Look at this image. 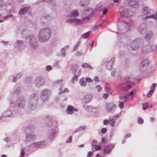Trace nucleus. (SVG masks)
<instances>
[{
  "label": "nucleus",
  "mask_w": 157,
  "mask_h": 157,
  "mask_svg": "<svg viewBox=\"0 0 157 157\" xmlns=\"http://www.w3.org/2000/svg\"><path fill=\"white\" fill-rule=\"evenodd\" d=\"M82 67L84 68H89L91 70L93 69V67L87 63H83L82 65Z\"/></svg>",
  "instance_id": "49530a36"
},
{
  "label": "nucleus",
  "mask_w": 157,
  "mask_h": 157,
  "mask_svg": "<svg viewBox=\"0 0 157 157\" xmlns=\"http://www.w3.org/2000/svg\"><path fill=\"white\" fill-rule=\"evenodd\" d=\"M15 114L17 115V113H15V112H13V111L11 109V106H10V109L4 112L3 113V116L8 117L11 116H12L13 115Z\"/></svg>",
  "instance_id": "412c9836"
},
{
  "label": "nucleus",
  "mask_w": 157,
  "mask_h": 157,
  "mask_svg": "<svg viewBox=\"0 0 157 157\" xmlns=\"http://www.w3.org/2000/svg\"><path fill=\"white\" fill-rule=\"evenodd\" d=\"M144 122L143 119L140 117L138 118L137 122L138 124H142Z\"/></svg>",
  "instance_id": "13d9d810"
},
{
  "label": "nucleus",
  "mask_w": 157,
  "mask_h": 157,
  "mask_svg": "<svg viewBox=\"0 0 157 157\" xmlns=\"http://www.w3.org/2000/svg\"><path fill=\"white\" fill-rule=\"evenodd\" d=\"M122 112H121L117 114L112 117V119H117L121 115Z\"/></svg>",
  "instance_id": "6e6d98bb"
},
{
  "label": "nucleus",
  "mask_w": 157,
  "mask_h": 157,
  "mask_svg": "<svg viewBox=\"0 0 157 157\" xmlns=\"http://www.w3.org/2000/svg\"><path fill=\"white\" fill-rule=\"evenodd\" d=\"M92 99H82V102L83 103H88L91 101Z\"/></svg>",
  "instance_id": "8fccbe9b"
},
{
  "label": "nucleus",
  "mask_w": 157,
  "mask_h": 157,
  "mask_svg": "<svg viewBox=\"0 0 157 157\" xmlns=\"http://www.w3.org/2000/svg\"><path fill=\"white\" fill-rule=\"evenodd\" d=\"M78 68V66L76 64H72L71 65V69L73 74H75Z\"/></svg>",
  "instance_id": "f704fd0d"
},
{
  "label": "nucleus",
  "mask_w": 157,
  "mask_h": 157,
  "mask_svg": "<svg viewBox=\"0 0 157 157\" xmlns=\"http://www.w3.org/2000/svg\"><path fill=\"white\" fill-rule=\"evenodd\" d=\"M34 83L36 87H40L44 85V80L41 77L38 76L35 78Z\"/></svg>",
  "instance_id": "2eb2a0df"
},
{
  "label": "nucleus",
  "mask_w": 157,
  "mask_h": 157,
  "mask_svg": "<svg viewBox=\"0 0 157 157\" xmlns=\"http://www.w3.org/2000/svg\"><path fill=\"white\" fill-rule=\"evenodd\" d=\"M58 131V128L57 125L56 124V125L54 126L53 128L51 129L48 131V136L49 139L51 140L54 139Z\"/></svg>",
  "instance_id": "9b49d317"
},
{
  "label": "nucleus",
  "mask_w": 157,
  "mask_h": 157,
  "mask_svg": "<svg viewBox=\"0 0 157 157\" xmlns=\"http://www.w3.org/2000/svg\"><path fill=\"white\" fill-rule=\"evenodd\" d=\"M102 10V6L101 5H97L95 9V10L97 12H100Z\"/></svg>",
  "instance_id": "3c124183"
},
{
  "label": "nucleus",
  "mask_w": 157,
  "mask_h": 157,
  "mask_svg": "<svg viewBox=\"0 0 157 157\" xmlns=\"http://www.w3.org/2000/svg\"><path fill=\"white\" fill-rule=\"evenodd\" d=\"M115 59L113 57L110 60L109 62H108L107 65L106 67V68L109 70H111L113 66V64L114 62Z\"/></svg>",
  "instance_id": "c756f323"
},
{
  "label": "nucleus",
  "mask_w": 157,
  "mask_h": 157,
  "mask_svg": "<svg viewBox=\"0 0 157 157\" xmlns=\"http://www.w3.org/2000/svg\"><path fill=\"white\" fill-rule=\"evenodd\" d=\"M48 99H36L37 100L38 104L40 105H41L44 102H45V101Z\"/></svg>",
  "instance_id": "ea45409f"
},
{
  "label": "nucleus",
  "mask_w": 157,
  "mask_h": 157,
  "mask_svg": "<svg viewBox=\"0 0 157 157\" xmlns=\"http://www.w3.org/2000/svg\"><path fill=\"white\" fill-rule=\"evenodd\" d=\"M115 146V144L113 143H111L105 145L103 150V155H105L107 154H109L112 149L114 148Z\"/></svg>",
  "instance_id": "ddd939ff"
},
{
  "label": "nucleus",
  "mask_w": 157,
  "mask_h": 157,
  "mask_svg": "<svg viewBox=\"0 0 157 157\" xmlns=\"http://www.w3.org/2000/svg\"><path fill=\"white\" fill-rule=\"evenodd\" d=\"M80 41H79L77 43V44L74 46V47L73 48V50L74 51H75L78 48V47L79 45L80 44Z\"/></svg>",
  "instance_id": "052dcab7"
},
{
  "label": "nucleus",
  "mask_w": 157,
  "mask_h": 157,
  "mask_svg": "<svg viewBox=\"0 0 157 157\" xmlns=\"http://www.w3.org/2000/svg\"><path fill=\"white\" fill-rule=\"evenodd\" d=\"M66 110L67 113L68 114H72L74 111L78 112V110L77 108L70 105H68L66 109Z\"/></svg>",
  "instance_id": "393cba45"
},
{
  "label": "nucleus",
  "mask_w": 157,
  "mask_h": 157,
  "mask_svg": "<svg viewBox=\"0 0 157 157\" xmlns=\"http://www.w3.org/2000/svg\"><path fill=\"white\" fill-rule=\"evenodd\" d=\"M30 10H31V7L29 6H26L21 8L19 11L18 13L20 15H22L26 14Z\"/></svg>",
  "instance_id": "4be33fe9"
},
{
  "label": "nucleus",
  "mask_w": 157,
  "mask_h": 157,
  "mask_svg": "<svg viewBox=\"0 0 157 157\" xmlns=\"http://www.w3.org/2000/svg\"><path fill=\"white\" fill-rule=\"evenodd\" d=\"M50 6L51 9H54L56 7V2L55 0H52L49 2Z\"/></svg>",
  "instance_id": "4c0bfd02"
},
{
  "label": "nucleus",
  "mask_w": 157,
  "mask_h": 157,
  "mask_svg": "<svg viewBox=\"0 0 157 157\" xmlns=\"http://www.w3.org/2000/svg\"><path fill=\"white\" fill-rule=\"evenodd\" d=\"M35 128L33 125H29L24 127L23 131L24 133L26 135L28 134L31 133L33 132L35 130Z\"/></svg>",
  "instance_id": "6ab92c4d"
},
{
  "label": "nucleus",
  "mask_w": 157,
  "mask_h": 157,
  "mask_svg": "<svg viewBox=\"0 0 157 157\" xmlns=\"http://www.w3.org/2000/svg\"><path fill=\"white\" fill-rule=\"evenodd\" d=\"M119 13L121 17L120 19L128 20L127 17L128 13V10L124 7L121 6L119 10Z\"/></svg>",
  "instance_id": "f8f14e48"
},
{
  "label": "nucleus",
  "mask_w": 157,
  "mask_h": 157,
  "mask_svg": "<svg viewBox=\"0 0 157 157\" xmlns=\"http://www.w3.org/2000/svg\"><path fill=\"white\" fill-rule=\"evenodd\" d=\"M72 136H70L68 139L66 140V143H71L72 141Z\"/></svg>",
  "instance_id": "680f3d73"
},
{
  "label": "nucleus",
  "mask_w": 157,
  "mask_h": 157,
  "mask_svg": "<svg viewBox=\"0 0 157 157\" xmlns=\"http://www.w3.org/2000/svg\"><path fill=\"white\" fill-rule=\"evenodd\" d=\"M36 138V135L34 134H28L25 135V139L27 141L35 140Z\"/></svg>",
  "instance_id": "a878e982"
},
{
  "label": "nucleus",
  "mask_w": 157,
  "mask_h": 157,
  "mask_svg": "<svg viewBox=\"0 0 157 157\" xmlns=\"http://www.w3.org/2000/svg\"><path fill=\"white\" fill-rule=\"evenodd\" d=\"M53 123V120L51 116H48L44 118V123L46 126L51 127Z\"/></svg>",
  "instance_id": "f3484780"
},
{
  "label": "nucleus",
  "mask_w": 157,
  "mask_h": 157,
  "mask_svg": "<svg viewBox=\"0 0 157 157\" xmlns=\"http://www.w3.org/2000/svg\"><path fill=\"white\" fill-rule=\"evenodd\" d=\"M134 83L131 81L129 76H126L125 78L124 81L122 84H120V87L122 90L127 91L132 87V85Z\"/></svg>",
  "instance_id": "39448f33"
},
{
  "label": "nucleus",
  "mask_w": 157,
  "mask_h": 157,
  "mask_svg": "<svg viewBox=\"0 0 157 157\" xmlns=\"http://www.w3.org/2000/svg\"><path fill=\"white\" fill-rule=\"evenodd\" d=\"M11 3L9 1L7 2L4 4L2 0H0V8H2L4 6H7L8 5H10Z\"/></svg>",
  "instance_id": "a19ab883"
},
{
  "label": "nucleus",
  "mask_w": 157,
  "mask_h": 157,
  "mask_svg": "<svg viewBox=\"0 0 157 157\" xmlns=\"http://www.w3.org/2000/svg\"><path fill=\"white\" fill-rule=\"evenodd\" d=\"M52 19V17L48 15H42L40 17V22L42 26L48 24Z\"/></svg>",
  "instance_id": "1a4fd4ad"
},
{
  "label": "nucleus",
  "mask_w": 157,
  "mask_h": 157,
  "mask_svg": "<svg viewBox=\"0 0 157 157\" xmlns=\"http://www.w3.org/2000/svg\"><path fill=\"white\" fill-rule=\"evenodd\" d=\"M143 0H132L129 1L128 3V5L131 7L137 9L140 7V2L142 3Z\"/></svg>",
  "instance_id": "4468645a"
},
{
  "label": "nucleus",
  "mask_w": 157,
  "mask_h": 157,
  "mask_svg": "<svg viewBox=\"0 0 157 157\" xmlns=\"http://www.w3.org/2000/svg\"><path fill=\"white\" fill-rule=\"evenodd\" d=\"M90 31L88 32L81 35V37L84 39H86L88 38L90 36Z\"/></svg>",
  "instance_id": "37998d69"
},
{
  "label": "nucleus",
  "mask_w": 157,
  "mask_h": 157,
  "mask_svg": "<svg viewBox=\"0 0 157 157\" xmlns=\"http://www.w3.org/2000/svg\"><path fill=\"white\" fill-rule=\"evenodd\" d=\"M150 18H152L154 19L157 20V11L155 13V15L154 14H152L151 15L147 16L145 17L144 19H148Z\"/></svg>",
  "instance_id": "e433bc0d"
},
{
  "label": "nucleus",
  "mask_w": 157,
  "mask_h": 157,
  "mask_svg": "<svg viewBox=\"0 0 157 157\" xmlns=\"http://www.w3.org/2000/svg\"><path fill=\"white\" fill-rule=\"evenodd\" d=\"M155 48L154 45H148L143 47L142 48V51L143 53L145 54L149 52Z\"/></svg>",
  "instance_id": "a211bd4d"
},
{
  "label": "nucleus",
  "mask_w": 157,
  "mask_h": 157,
  "mask_svg": "<svg viewBox=\"0 0 157 157\" xmlns=\"http://www.w3.org/2000/svg\"><path fill=\"white\" fill-rule=\"evenodd\" d=\"M10 103L11 109L13 112L17 113L20 116L23 115V108L26 103L25 99H12L10 100Z\"/></svg>",
  "instance_id": "f257e3e1"
},
{
  "label": "nucleus",
  "mask_w": 157,
  "mask_h": 157,
  "mask_svg": "<svg viewBox=\"0 0 157 157\" xmlns=\"http://www.w3.org/2000/svg\"><path fill=\"white\" fill-rule=\"evenodd\" d=\"M52 34V30L49 27H45L41 29L39 32L38 37L39 40L41 42L48 41Z\"/></svg>",
  "instance_id": "7ed1b4c3"
},
{
  "label": "nucleus",
  "mask_w": 157,
  "mask_h": 157,
  "mask_svg": "<svg viewBox=\"0 0 157 157\" xmlns=\"http://www.w3.org/2000/svg\"><path fill=\"white\" fill-rule=\"evenodd\" d=\"M157 86L156 84L153 83L150 87V90L148 92L147 95V97L148 98L151 97L152 94L154 92V89Z\"/></svg>",
  "instance_id": "bb28decb"
},
{
  "label": "nucleus",
  "mask_w": 157,
  "mask_h": 157,
  "mask_svg": "<svg viewBox=\"0 0 157 157\" xmlns=\"http://www.w3.org/2000/svg\"><path fill=\"white\" fill-rule=\"evenodd\" d=\"M147 25L144 23H143L139 25L138 30L139 32L141 34L144 33L146 31Z\"/></svg>",
  "instance_id": "5701e85b"
},
{
  "label": "nucleus",
  "mask_w": 157,
  "mask_h": 157,
  "mask_svg": "<svg viewBox=\"0 0 157 157\" xmlns=\"http://www.w3.org/2000/svg\"><path fill=\"white\" fill-rule=\"evenodd\" d=\"M143 40L139 38L132 41L130 46L133 50H137L141 46L143 43Z\"/></svg>",
  "instance_id": "6e6552de"
},
{
  "label": "nucleus",
  "mask_w": 157,
  "mask_h": 157,
  "mask_svg": "<svg viewBox=\"0 0 157 157\" xmlns=\"http://www.w3.org/2000/svg\"><path fill=\"white\" fill-rule=\"evenodd\" d=\"M22 34L23 37L28 39L29 45L31 48L33 49H36L38 47V41L36 37L34 35H30L29 32L25 30L22 32Z\"/></svg>",
  "instance_id": "20e7f679"
},
{
  "label": "nucleus",
  "mask_w": 157,
  "mask_h": 157,
  "mask_svg": "<svg viewBox=\"0 0 157 157\" xmlns=\"http://www.w3.org/2000/svg\"><path fill=\"white\" fill-rule=\"evenodd\" d=\"M136 90L135 89L133 90L132 91L129 93V95L131 97H132L133 95L136 93Z\"/></svg>",
  "instance_id": "0e129e2a"
},
{
  "label": "nucleus",
  "mask_w": 157,
  "mask_h": 157,
  "mask_svg": "<svg viewBox=\"0 0 157 157\" xmlns=\"http://www.w3.org/2000/svg\"><path fill=\"white\" fill-rule=\"evenodd\" d=\"M128 96L129 95L128 94L124 93L121 94L119 97V98H128Z\"/></svg>",
  "instance_id": "864d4df0"
},
{
  "label": "nucleus",
  "mask_w": 157,
  "mask_h": 157,
  "mask_svg": "<svg viewBox=\"0 0 157 157\" xmlns=\"http://www.w3.org/2000/svg\"><path fill=\"white\" fill-rule=\"evenodd\" d=\"M123 101H119V107L120 109H122L124 107V102L128 101L129 99H123Z\"/></svg>",
  "instance_id": "c9c22d12"
},
{
  "label": "nucleus",
  "mask_w": 157,
  "mask_h": 157,
  "mask_svg": "<svg viewBox=\"0 0 157 157\" xmlns=\"http://www.w3.org/2000/svg\"><path fill=\"white\" fill-rule=\"evenodd\" d=\"M24 44V42L22 40H17L15 44L16 47H20Z\"/></svg>",
  "instance_id": "79ce46f5"
},
{
  "label": "nucleus",
  "mask_w": 157,
  "mask_h": 157,
  "mask_svg": "<svg viewBox=\"0 0 157 157\" xmlns=\"http://www.w3.org/2000/svg\"><path fill=\"white\" fill-rule=\"evenodd\" d=\"M25 82L27 84H30L33 82L32 77L31 76H28L25 78L24 79Z\"/></svg>",
  "instance_id": "72a5a7b5"
},
{
  "label": "nucleus",
  "mask_w": 157,
  "mask_h": 157,
  "mask_svg": "<svg viewBox=\"0 0 157 157\" xmlns=\"http://www.w3.org/2000/svg\"><path fill=\"white\" fill-rule=\"evenodd\" d=\"M21 89L20 87H18L15 88L13 93V95L16 96L19 95L21 93Z\"/></svg>",
  "instance_id": "7c9ffc66"
},
{
  "label": "nucleus",
  "mask_w": 157,
  "mask_h": 157,
  "mask_svg": "<svg viewBox=\"0 0 157 157\" xmlns=\"http://www.w3.org/2000/svg\"><path fill=\"white\" fill-rule=\"evenodd\" d=\"M148 63L147 59H144L141 63L140 66V70L143 72L146 69V65Z\"/></svg>",
  "instance_id": "b1692460"
},
{
  "label": "nucleus",
  "mask_w": 157,
  "mask_h": 157,
  "mask_svg": "<svg viewBox=\"0 0 157 157\" xmlns=\"http://www.w3.org/2000/svg\"><path fill=\"white\" fill-rule=\"evenodd\" d=\"M93 97V96L92 94H88L85 96L84 98H92Z\"/></svg>",
  "instance_id": "338daca9"
},
{
  "label": "nucleus",
  "mask_w": 157,
  "mask_h": 157,
  "mask_svg": "<svg viewBox=\"0 0 157 157\" xmlns=\"http://www.w3.org/2000/svg\"><path fill=\"white\" fill-rule=\"evenodd\" d=\"M85 80L87 82L90 83L93 81L92 79L89 77H87L86 78Z\"/></svg>",
  "instance_id": "774afa93"
},
{
  "label": "nucleus",
  "mask_w": 157,
  "mask_h": 157,
  "mask_svg": "<svg viewBox=\"0 0 157 157\" xmlns=\"http://www.w3.org/2000/svg\"><path fill=\"white\" fill-rule=\"evenodd\" d=\"M97 141L96 140H93L92 141V144H91V145H92V147H94L96 145V144H97Z\"/></svg>",
  "instance_id": "e2e57ef3"
},
{
  "label": "nucleus",
  "mask_w": 157,
  "mask_h": 157,
  "mask_svg": "<svg viewBox=\"0 0 157 157\" xmlns=\"http://www.w3.org/2000/svg\"><path fill=\"white\" fill-rule=\"evenodd\" d=\"M119 20L120 21H122L123 23L121 25L118 26V30H120L121 33H124L127 32L130 29L131 24L130 23H129L128 20L121 19H119Z\"/></svg>",
  "instance_id": "0eeeda50"
},
{
  "label": "nucleus",
  "mask_w": 157,
  "mask_h": 157,
  "mask_svg": "<svg viewBox=\"0 0 157 157\" xmlns=\"http://www.w3.org/2000/svg\"><path fill=\"white\" fill-rule=\"evenodd\" d=\"M64 48H62L60 51L61 54L63 57H64L66 56L65 50Z\"/></svg>",
  "instance_id": "4d7b16f0"
},
{
  "label": "nucleus",
  "mask_w": 157,
  "mask_h": 157,
  "mask_svg": "<svg viewBox=\"0 0 157 157\" xmlns=\"http://www.w3.org/2000/svg\"><path fill=\"white\" fill-rule=\"evenodd\" d=\"M47 144V142L43 141L34 142L33 144V146L35 148H40L46 146Z\"/></svg>",
  "instance_id": "aec40b11"
},
{
  "label": "nucleus",
  "mask_w": 157,
  "mask_h": 157,
  "mask_svg": "<svg viewBox=\"0 0 157 157\" xmlns=\"http://www.w3.org/2000/svg\"><path fill=\"white\" fill-rule=\"evenodd\" d=\"M90 0H80L79 5L84 7L88 5L89 4Z\"/></svg>",
  "instance_id": "c85d7f7f"
},
{
  "label": "nucleus",
  "mask_w": 157,
  "mask_h": 157,
  "mask_svg": "<svg viewBox=\"0 0 157 157\" xmlns=\"http://www.w3.org/2000/svg\"><path fill=\"white\" fill-rule=\"evenodd\" d=\"M86 128V126H81L78 127L75 131V132H77L79 131L84 130Z\"/></svg>",
  "instance_id": "c03bdc74"
},
{
  "label": "nucleus",
  "mask_w": 157,
  "mask_h": 157,
  "mask_svg": "<svg viewBox=\"0 0 157 157\" xmlns=\"http://www.w3.org/2000/svg\"><path fill=\"white\" fill-rule=\"evenodd\" d=\"M107 142V141L105 140V138L104 137L101 139V141L99 143L101 144V145L102 147H103L105 145V144H106Z\"/></svg>",
  "instance_id": "de8ad7c7"
},
{
  "label": "nucleus",
  "mask_w": 157,
  "mask_h": 157,
  "mask_svg": "<svg viewBox=\"0 0 157 157\" xmlns=\"http://www.w3.org/2000/svg\"><path fill=\"white\" fill-rule=\"evenodd\" d=\"M100 143H99V144L98 145H96L95 146V148L96 150L97 151H99L101 149L102 146L101 145Z\"/></svg>",
  "instance_id": "5fc2aeb1"
},
{
  "label": "nucleus",
  "mask_w": 157,
  "mask_h": 157,
  "mask_svg": "<svg viewBox=\"0 0 157 157\" xmlns=\"http://www.w3.org/2000/svg\"><path fill=\"white\" fill-rule=\"evenodd\" d=\"M37 100L36 99H28L27 100L28 110H25L27 113H29L30 110H34L36 107Z\"/></svg>",
  "instance_id": "423d86ee"
},
{
  "label": "nucleus",
  "mask_w": 157,
  "mask_h": 157,
  "mask_svg": "<svg viewBox=\"0 0 157 157\" xmlns=\"http://www.w3.org/2000/svg\"><path fill=\"white\" fill-rule=\"evenodd\" d=\"M38 97V94L36 93H33L30 96V98H37Z\"/></svg>",
  "instance_id": "bf43d9fd"
},
{
  "label": "nucleus",
  "mask_w": 157,
  "mask_h": 157,
  "mask_svg": "<svg viewBox=\"0 0 157 157\" xmlns=\"http://www.w3.org/2000/svg\"><path fill=\"white\" fill-rule=\"evenodd\" d=\"M84 12L86 14L91 16L93 13L94 11L92 8H89L85 10Z\"/></svg>",
  "instance_id": "473e14b6"
},
{
  "label": "nucleus",
  "mask_w": 157,
  "mask_h": 157,
  "mask_svg": "<svg viewBox=\"0 0 157 157\" xmlns=\"http://www.w3.org/2000/svg\"><path fill=\"white\" fill-rule=\"evenodd\" d=\"M105 106L107 112L113 113L116 109L117 105L112 102H107Z\"/></svg>",
  "instance_id": "9d476101"
},
{
  "label": "nucleus",
  "mask_w": 157,
  "mask_h": 157,
  "mask_svg": "<svg viewBox=\"0 0 157 157\" xmlns=\"http://www.w3.org/2000/svg\"><path fill=\"white\" fill-rule=\"evenodd\" d=\"M79 83L82 86L84 87L86 85V82L84 80V78H82L80 79Z\"/></svg>",
  "instance_id": "a18cd8bd"
},
{
  "label": "nucleus",
  "mask_w": 157,
  "mask_h": 157,
  "mask_svg": "<svg viewBox=\"0 0 157 157\" xmlns=\"http://www.w3.org/2000/svg\"><path fill=\"white\" fill-rule=\"evenodd\" d=\"M50 94L49 90L47 89H45L43 90L41 93L40 96L41 97H49V95Z\"/></svg>",
  "instance_id": "cd10ccee"
},
{
  "label": "nucleus",
  "mask_w": 157,
  "mask_h": 157,
  "mask_svg": "<svg viewBox=\"0 0 157 157\" xmlns=\"http://www.w3.org/2000/svg\"><path fill=\"white\" fill-rule=\"evenodd\" d=\"M153 35V32L151 31H149L146 33L144 36V38L147 40H149L152 37Z\"/></svg>",
  "instance_id": "2f4dec72"
},
{
  "label": "nucleus",
  "mask_w": 157,
  "mask_h": 157,
  "mask_svg": "<svg viewBox=\"0 0 157 157\" xmlns=\"http://www.w3.org/2000/svg\"><path fill=\"white\" fill-rule=\"evenodd\" d=\"M142 105H143L142 109L143 110H146L148 106V103L147 102H146L144 103H142Z\"/></svg>",
  "instance_id": "09e8293b"
},
{
  "label": "nucleus",
  "mask_w": 157,
  "mask_h": 157,
  "mask_svg": "<svg viewBox=\"0 0 157 157\" xmlns=\"http://www.w3.org/2000/svg\"><path fill=\"white\" fill-rule=\"evenodd\" d=\"M25 155V149L24 148H22L21 149V156H22L24 157Z\"/></svg>",
  "instance_id": "69168bd1"
},
{
  "label": "nucleus",
  "mask_w": 157,
  "mask_h": 157,
  "mask_svg": "<svg viewBox=\"0 0 157 157\" xmlns=\"http://www.w3.org/2000/svg\"><path fill=\"white\" fill-rule=\"evenodd\" d=\"M141 5L142 6L141 13L143 15L145 16L151 14L152 11L151 9H150L147 6H144L143 3L141 4Z\"/></svg>",
  "instance_id": "dca6fc26"
},
{
  "label": "nucleus",
  "mask_w": 157,
  "mask_h": 157,
  "mask_svg": "<svg viewBox=\"0 0 157 157\" xmlns=\"http://www.w3.org/2000/svg\"><path fill=\"white\" fill-rule=\"evenodd\" d=\"M83 107L84 109L88 112H91L92 107L91 106H88L86 105H83Z\"/></svg>",
  "instance_id": "58836bf2"
},
{
  "label": "nucleus",
  "mask_w": 157,
  "mask_h": 157,
  "mask_svg": "<svg viewBox=\"0 0 157 157\" xmlns=\"http://www.w3.org/2000/svg\"><path fill=\"white\" fill-rule=\"evenodd\" d=\"M79 15L78 11L77 10H75L71 11L70 13L67 16V17L70 18L66 20L67 23L72 24L73 25H77L83 22H86L90 20L88 17H86L82 19L76 18Z\"/></svg>",
  "instance_id": "f03ea898"
},
{
  "label": "nucleus",
  "mask_w": 157,
  "mask_h": 157,
  "mask_svg": "<svg viewBox=\"0 0 157 157\" xmlns=\"http://www.w3.org/2000/svg\"><path fill=\"white\" fill-rule=\"evenodd\" d=\"M78 76L77 75H75L71 79V82L73 83H74L75 81H77L78 80Z\"/></svg>",
  "instance_id": "603ef678"
}]
</instances>
